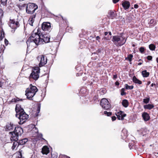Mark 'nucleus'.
I'll return each mask as SVG.
<instances>
[{
  "mask_svg": "<svg viewBox=\"0 0 158 158\" xmlns=\"http://www.w3.org/2000/svg\"><path fill=\"white\" fill-rule=\"evenodd\" d=\"M50 40V37L47 34L42 33L41 35L36 33L33 32L31 36L28 39L27 41V47L30 46V44L35 43L38 45L41 44L48 43L53 41L52 39Z\"/></svg>",
  "mask_w": 158,
  "mask_h": 158,
  "instance_id": "1",
  "label": "nucleus"
},
{
  "mask_svg": "<svg viewBox=\"0 0 158 158\" xmlns=\"http://www.w3.org/2000/svg\"><path fill=\"white\" fill-rule=\"evenodd\" d=\"M15 110L16 113V117L20 120L19 123L20 124H23L28 118V115L25 113L20 105L17 104L16 105Z\"/></svg>",
  "mask_w": 158,
  "mask_h": 158,
  "instance_id": "2",
  "label": "nucleus"
},
{
  "mask_svg": "<svg viewBox=\"0 0 158 158\" xmlns=\"http://www.w3.org/2000/svg\"><path fill=\"white\" fill-rule=\"evenodd\" d=\"M38 89L35 86H33L31 84L29 87L27 88L26 90L25 95L27 98L30 100H32V98L35 95Z\"/></svg>",
  "mask_w": 158,
  "mask_h": 158,
  "instance_id": "3",
  "label": "nucleus"
},
{
  "mask_svg": "<svg viewBox=\"0 0 158 158\" xmlns=\"http://www.w3.org/2000/svg\"><path fill=\"white\" fill-rule=\"evenodd\" d=\"M112 40L115 45L120 47L125 44L127 40L122 36L116 35L113 36Z\"/></svg>",
  "mask_w": 158,
  "mask_h": 158,
  "instance_id": "4",
  "label": "nucleus"
},
{
  "mask_svg": "<svg viewBox=\"0 0 158 158\" xmlns=\"http://www.w3.org/2000/svg\"><path fill=\"white\" fill-rule=\"evenodd\" d=\"M38 8L37 5L35 4L29 3L27 5L26 12L28 14H32L35 12Z\"/></svg>",
  "mask_w": 158,
  "mask_h": 158,
  "instance_id": "5",
  "label": "nucleus"
},
{
  "mask_svg": "<svg viewBox=\"0 0 158 158\" xmlns=\"http://www.w3.org/2000/svg\"><path fill=\"white\" fill-rule=\"evenodd\" d=\"M40 73V69L38 67H35L30 74V78L36 80L39 77Z\"/></svg>",
  "mask_w": 158,
  "mask_h": 158,
  "instance_id": "6",
  "label": "nucleus"
},
{
  "mask_svg": "<svg viewBox=\"0 0 158 158\" xmlns=\"http://www.w3.org/2000/svg\"><path fill=\"white\" fill-rule=\"evenodd\" d=\"M100 106L105 110H109L111 108V105L108 100L105 98H102L100 103Z\"/></svg>",
  "mask_w": 158,
  "mask_h": 158,
  "instance_id": "7",
  "label": "nucleus"
},
{
  "mask_svg": "<svg viewBox=\"0 0 158 158\" xmlns=\"http://www.w3.org/2000/svg\"><path fill=\"white\" fill-rule=\"evenodd\" d=\"M37 59L38 60H40V63L39 65L41 67L46 64L47 63V58L43 55L39 56L37 57Z\"/></svg>",
  "mask_w": 158,
  "mask_h": 158,
  "instance_id": "8",
  "label": "nucleus"
},
{
  "mask_svg": "<svg viewBox=\"0 0 158 158\" xmlns=\"http://www.w3.org/2000/svg\"><path fill=\"white\" fill-rule=\"evenodd\" d=\"M8 24L11 28L14 29H16L19 26V22L17 21L15 22L14 19H10Z\"/></svg>",
  "mask_w": 158,
  "mask_h": 158,
  "instance_id": "9",
  "label": "nucleus"
},
{
  "mask_svg": "<svg viewBox=\"0 0 158 158\" xmlns=\"http://www.w3.org/2000/svg\"><path fill=\"white\" fill-rule=\"evenodd\" d=\"M41 27L42 30L44 31H50L51 30V27L49 23L44 22Z\"/></svg>",
  "mask_w": 158,
  "mask_h": 158,
  "instance_id": "10",
  "label": "nucleus"
},
{
  "mask_svg": "<svg viewBox=\"0 0 158 158\" xmlns=\"http://www.w3.org/2000/svg\"><path fill=\"white\" fill-rule=\"evenodd\" d=\"M115 114L117 116V118L119 120H123L124 118L126 116V114L122 111L116 113Z\"/></svg>",
  "mask_w": 158,
  "mask_h": 158,
  "instance_id": "11",
  "label": "nucleus"
},
{
  "mask_svg": "<svg viewBox=\"0 0 158 158\" xmlns=\"http://www.w3.org/2000/svg\"><path fill=\"white\" fill-rule=\"evenodd\" d=\"M14 128H15V126H14L13 123H7L4 127L5 130L6 131H12Z\"/></svg>",
  "mask_w": 158,
  "mask_h": 158,
  "instance_id": "12",
  "label": "nucleus"
},
{
  "mask_svg": "<svg viewBox=\"0 0 158 158\" xmlns=\"http://www.w3.org/2000/svg\"><path fill=\"white\" fill-rule=\"evenodd\" d=\"M117 16V14L114 10H110L108 11L107 15L108 17L113 19L116 18Z\"/></svg>",
  "mask_w": 158,
  "mask_h": 158,
  "instance_id": "13",
  "label": "nucleus"
},
{
  "mask_svg": "<svg viewBox=\"0 0 158 158\" xmlns=\"http://www.w3.org/2000/svg\"><path fill=\"white\" fill-rule=\"evenodd\" d=\"M13 132L17 135L21 136L22 134L23 133V129L21 127H15V130Z\"/></svg>",
  "mask_w": 158,
  "mask_h": 158,
  "instance_id": "14",
  "label": "nucleus"
},
{
  "mask_svg": "<svg viewBox=\"0 0 158 158\" xmlns=\"http://www.w3.org/2000/svg\"><path fill=\"white\" fill-rule=\"evenodd\" d=\"M127 131L125 129H123L121 133V136L122 138L123 139L125 140L127 138Z\"/></svg>",
  "mask_w": 158,
  "mask_h": 158,
  "instance_id": "15",
  "label": "nucleus"
},
{
  "mask_svg": "<svg viewBox=\"0 0 158 158\" xmlns=\"http://www.w3.org/2000/svg\"><path fill=\"white\" fill-rule=\"evenodd\" d=\"M12 135L11 136L10 139L12 141H17L18 140V137L19 135H17L13 132H11L9 133Z\"/></svg>",
  "mask_w": 158,
  "mask_h": 158,
  "instance_id": "16",
  "label": "nucleus"
},
{
  "mask_svg": "<svg viewBox=\"0 0 158 158\" xmlns=\"http://www.w3.org/2000/svg\"><path fill=\"white\" fill-rule=\"evenodd\" d=\"M142 117L143 119L145 121L149 120L150 118L149 114L146 112H143L142 114Z\"/></svg>",
  "mask_w": 158,
  "mask_h": 158,
  "instance_id": "17",
  "label": "nucleus"
},
{
  "mask_svg": "<svg viewBox=\"0 0 158 158\" xmlns=\"http://www.w3.org/2000/svg\"><path fill=\"white\" fill-rule=\"evenodd\" d=\"M36 14L32 15L31 16L29 20V24L31 26H33V23L34 21V19L35 17Z\"/></svg>",
  "mask_w": 158,
  "mask_h": 158,
  "instance_id": "18",
  "label": "nucleus"
},
{
  "mask_svg": "<svg viewBox=\"0 0 158 158\" xmlns=\"http://www.w3.org/2000/svg\"><path fill=\"white\" fill-rule=\"evenodd\" d=\"M42 153L44 154H47L49 152V150L48 148L46 146H44L42 150Z\"/></svg>",
  "mask_w": 158,
  "mask_h": 158,
  "instance_id": "19",
  "label": "nucleus"
},
{
  "mask_svg": "<svg viewBox=\"0 0 158 158\" xmlns=\"http://www.w3.org/2000/svg\"><path fill=\"white\" fill-rule=\"evenodd\" d=\"M122 5L124 9L125 10L128 9L130 6L129 2L127 1L123 2Z\"/></svg>",
  "mask_w": 158,
  "mask_h": 158,
  "instance_id": "20",
  "label": "nucleus"
},
{
  "mask_svg": "<svg viewBox=\"0 0 158 158\" xmlns=\"http://www.w3.org/2000/svg\"><path fill=\"white\" fill-rule=\"evenodd\" d=\"M132 80L133 82L135 83L138 84L139 85L141 84L142 83V81L137 79L135 76H133Z\"/></svg>",
  "mask_w": 158,
  "mask_h": 158,
  "instance_id": "21",
  "label": "nucleus"
},
{
  "mask_svg": "<svg viewBox=\"0 0 158 158\" xmlns=\"http://www.w3.org/2000/svg\"><path fill=\"white\" fill-rule=\"evenodd\" d=\"M19 145L18 141H15L13 142L11 148L12 150H16Z\"/></svg>",
  "mask_w": 158,
  "mask_h": 158,
  "instance_id": "22",
  "label": "nucleus"
},
{
  "mask_svg": "<svg viewBox=\"0 0 158 158\" xmlns=\"http://www.w3.org/2000/svg\"><path fill=\"white\" fill-rule=\"evenodd\" d=\"M26 100L24 99H19V98L16 97L15 98H13L10 101V102H16L18 101H23V100Z\"/></svg>",
  "mask_w": 158,
  "mask_h": 158,
  "instance_id": "23",
  "label": "nucleus"
},
{
  "mask_svg": "<svg viewBox=\"0 0 158 158\" xmlns=\"http://www.w3.org/2000/svg\"><path fill=\"white\" fill-rule=\"evenodd\" d=\"M27 141L28 139L27 138H24L20 140L18 142L19 145H23Z\"/></svg>",
  "mask_w": 158,
  "mask_h": 158,
  "instance_id": "24",
  "label": "nucleus"
},
{
  "mask_svg": "<svg viewBox=\"0 0 158 158\" xmlns=\"http://www.w3.org/2000/svg\"><path fill=\"white\" fill-rule=\"evenodd\" d=\"M122 104L124 107H127L128 106L129 103L127 100L124 99L122 101Z\"/></svg>",
  "mask_w": 158,
  "mask_h": 158,
  "instance_id": "25",
  "label": "nucleus"
},
{
  "mask_svg": "<svg viewBox=\"0 0 158 158\" xmlns=\"http://www.w3.org/2000/svg\"><path fill=\"white\" fill-rule=\"evenodd\" d=\"M142 74L143 77H147L149 76V73L147 72L146 70H144L142 71Z\"/></svg>",
  "mask_w": 158,
  "mask_h": 158,
  "instance_id": "26",
  "label": "nucleus"
},
{
  "mask_svg": "<svg viewBox=\"0 0 158 158\" xmlns=\"http://www.w3.org/2000/svg\"><path fill=\"white\" fill-rule=\"evenodd\" d=\"M154 107V106L152 104H148L144 106V108L145 109L150 110Z\"/></svg>",
  "mask_w": 158,
  "mask_h": 158,
  "instance_id": "27",
  "label": "nucleus"
},
{
  "mask_svg": "<svg viewBox=\"0 0 158 158\" xmlns=\"http://www.w3.org/2000/svg\"><path fill=\"white\" fill-rule=\"evenodd\" d=\"M126 20L129 23L131 22L133 18L132 16L130 15H128L126 16Z\"/></svg>",
  "mask_w": 158,
  "mask_h": 158,
  "instance_id": "28",
  "label": "nucleus"
},
{
  "mask_svg": "<svg viewBox=\"0 0 158 158\" xmlns=\"http://www.w3.org/2000/svg\"><path fill=\"white\" fill-rule=\"evenodd\" d=\"M87 92L85 88L83 87L80 89L79 93L80 94H82L83 95H84L85 94H86Z\"/></svg>",
  "mask_w": 158,
  "mask_h": 158,
  "instance_id": "29",
  "label": "nucleus"
},
{
  "mask_svg": "<svg viewBox=\"0 0 158 158\" xmlns=\"http://www.w3.org/2000/svg\"><path fill=\"white\" fill-rule=\"evenodd\" d=\"M41 106L40 104H39L37 106V109L36 110V113L35 114L36 116H37L39 115V113H40V109Z\"/></svg>",
  "mask_w": 158,
  "mask_h": 158,
  "instance_id": "30",
  "label": "nucleus"
},
{
  "mask_svg": "<svg viewBox=\"0 0 158 158\" xmlns=\"http://www.w3.org/2000/svg\"><path fill=\"white\" fill-rule=\"evenodd\" d=\"M149 48L151 50L154 51L156 48V46L153 44H151L149 45Z\"/></svg>",
  "mask_w": 158,
  "mask_h": 158,
  "instance_id": "31",
  "label": "nucleus"
},
{
  "mask_svg": "<svg viewBox=\"0 0 158 158\" xmlns=\"http://www.w3.org/2000/svg\"><path fill=\"white\" fill-rule=\"evenodd\" d=\"M125 88L127 89H132L134 88L133 86H129L127 85V84H125Z\"/></svg>",
  "mask_w": 158,
  "mask_h": 158,
  "instance_id": "32",
  "label": "nucleus"
},
{
  "mask_svg": "<svg viewBox=\"0 0 158 158\" xmlns=\"http://www.w3.org/2000/svg\"><path fill=\"white\" fill-rule=\"evenodd\" d=\"M22 150H20L19 151L18 156L16 157V158H24V157H23L22 156Z\"/></svg>",
  "mask_w": 158,
  "mask_h": 158,
  "instance_id": "33",
  "label": "nucleus"
},
{
  "mask_svg": "<svg viewBox=\"0 0 158 158\" xmlns=\"http://www.w3.org/2000/svg\"><path fill=\"white\" fill-rule=\"evenodd\" d=\"M150 101V98H149L143 99V102L144 103L147 104Z\"/></svg>",
  "mask_w": 158,
  "mask_h": 158,
  "instance_id": "34",
  "label": "nucleus"
},
{
  "mask_svg": "<svg viewBox=\"0 0 158 158\" xmlns=\"http://www.w3.org/2000/svg\"><path fill=\"white\" fill-rule=\"evenodd\" d=\"M7 1V0H1V3L3 6H5L6 5Z\"/></svg>",
  "mask_w": 158,
  "mask_h": 158,
  "instance_id": "35",
  "label": "nucleus"
},
{
  "mask_svg": "<svg viewBox=\"0 0 158 158\" xmlns=\"http://www.w3.org/2000/svg\"><path fill=\"white\" fill-rule=\"evenodd\" d=\"M95 54V52L93 53H92V58L93 60H95L98 59V56H95L94 55Z\"/></svg>",
  "mask_w": 158,
  "mask_h": 158,
  "instance_id": "36",
  "label": "nucleus"
},
{
  "mask_svg": "<svg viewBox=\"0 0 158 158\" xmlns=\"http://www.w3.org/2000/svg\"><path fill=\"white\" fill-rule=\"evenodd\" d=\"M101 50L102 49L101 48L98 49L96 52H95V54H97V55H98L99 56H101L102 55H100V54L101 52Z\"/></svg>",
  "mask_w": 158,
  "mask_h": 158,
  "instance_id": "37",
  "label": "nucleus"
},
{
  "mask_svg": "<svg viewBox=\"0 0 158 158\" xmlns=\"http://www.w3.org/2000/svg\"><path fill=\"white\" fill-rule=\"evenodd\" d=\"M104 113L106 115L108 116H109L111 115L112 113L111 112H108L107 111H104Z\"/></svg>",
  "mask_w": 158,
  "mask_h": 158,
  "instance_id": "38",
  "label": "nucleus"
},
{
  "mask_svg": "<svg viewBox=\"0 0 158 158\" xmlns=\"http://www.w3.org/2000/svg\"><path fill=\"white\" fill-rule=\"evenodd\" d=\"M108 33L109 34V35H108V37L107 38L106 37H105V38L106 40H110V39L111 38V33L109 31L108 32Z\"/></svg>",
  "mask_w": 158,
  "mask_h": 158,
  "instance_id": "39",
  "label": "nucleus"
},
{
  "mask_svg": "<svg viewBox=\"0 0 158 158\" xmlns=\"http://www.w3.org/2000/svg\"><path fill=\"white\" fill-rule=\"evenodd\" d=\"M124 89L122 88L121 90V94L122 95H124L126 94V93L124 92Z\"/></svg>",
  "mask_w": 158,
  "mask_h": 158,
  "instance_id": "40",
  "label": "nucleus"
},
{
  "mask_svg": "<svg viewBox=\"0 0 158 158\" xmlns=\"http://www.w3.org/2000/svg\"><path fill=\"white\" fill-rule=\"evenodd\" d=\"M139 50L141 53H143L144 51V48L143 47H141L139 48Z\"/></svg>",
  "mask_w": 158,
  "mask_h": 158,
  "instance_id": "41",
  "label": "nucleus"
},
{
  "mask_svg": "<svg viewBox=\"0 0 158 158\" xmlns=\"http://www.w3.org/2000/svg\"><path fill=\"white\" fill-rule=\"evenodd\" d=\"M133 56L132 54H130L128 56V58L129 61H131V59Z\"/></svg>",
  "mask_w": 158,
  "mask_h": 158,
  "instance_id": "42",
  "label": "nucleus"
},
{
  "mask_svg": "<svg viewBox=\"0 0 158 158\" xmlns=\"http://www.w3.org/2000/svg\"><path fill=\"white\" fill-rule=\"evenodd\" d=\"M3 12L2 9H0V17L1 18L3 16Z\"/></svg>",
  "mask_w": 158,
  "mask_h": 158,
  "instance_id": "43",
  "label": "nucleus"
},
{
  "mask_svg": "<svg viewBox=\"0 0 158 158\" xmlns=\"http://www.w3.org/2000/svg\"><path fill=\"white\" fill-rule=\"evenodd\" d=\"M66 31H67L70 33L72 31V29L71 28L67 27L66 28Z\"/></svg>",
  "mask_w": 158,
  "mask_h": 158,
  "instance_id": "44",
  "label": "nucleus"
},
{
  "mask_svg": "<svg viewBox=\"0 0 158 158\" xmlns=\"http://www.w3.org/2000/svg\"><path fill=\"white\" fill-rule=\"evenodd\" d=\"M58 39L57 40L56 39H54V40H55V41L56 42H57V40H58V42H59L60 41V40L61 39V37H58L57 38Z\"/></svg>",
  "mask_w": 158,
  "mask_h": 158,
  "instance_id": "45",
  "label": "nucleus"
},
{
  "mask_svg": "<svg viewBox=\"0 0 158 158\" xmlns=\"http://www.w3.org/2000/svg\"><path fill=\"white\" fill-rule=\"evenodd\" d=\"M134 144L131 143H129V147L130 149L133 148L132 147H133Z\"/></svg>",
  "mask_w": 158,
  "mask_h": 158,
  "instance_id": "46",
  "label": "nucleus"
},
{
  "mask_svg": "<svg viewBox=\"0 0 158 158\" xmlns=\"http://www.w3.org/2000/svg\"><path fill=\"white\" fill-rule=\"evenodd\" d=\"M61 156H60V157H59L60 158L61 157ZM61 156H62L61 157L62 158H70L69 156H67L65 155H61Z\"/></svg>",
  "mask_w": 158,
  "mask_h": 158,
  "instance_id": "47",
  "label": "nucleus"
},
{
  "mask_svg": "<svg viewBox=\"0 0 158 158\" xmlns=\"http://www.w3.org/2000/svg\"><path fill=\"white\" fill-rule=\"evenodd\" d=\"M154 19H151L150 21V22H149V23L150 24H154Z\"/></svg>",
  "mask_w": 158,
  "mask_h": 158,
  "instance_id": "48",
  "label": "nucleus"
},
{
  "mask_svg": "<svg viewBox=\"0 0 158 158\" xmlns=\"http://www.w3.org/2000/svg\"><path fill=\"white\" fill-rule=\"evenodd\" d=\"M147 58L148 60H152V57L151 56H148L147 57Z\"/></svg>",
  "mask_w": 158,
  "mask_h": 158,
  "instance_id": "49",
  "label": "nucleus"
},
{
  "mask_svg": "<svg viewBox=\"0 0 158 158\" xmlns=\"http://www.w3.org/2000/svg\"><path fill=\"white\" fill-rule=\"evenodd\" d=\"M4 37V35H3L2 34V31L1 32V35L0 36V39L1 40H2L3 38Z\"/></svg>",
  "mask_w": 158,
  "mask_h": 158,
  "instance_id": "50",
  "label": "nucleus"
},
{
  "mask_svg": "<svg viewBox=\"0 0 158 158\" xmlns=\"http://www.w3.org/2000/svg\"><path fill=\"white\" fill-rule=\"evenodd\" d=\"M4 41L5 44L7 45L8 44V40H7L6 39H5Z\"/></svg>",
  "mask_w": 158,
  "mask_h": 158,
  "instance_id": "51",
  "label": "nucleus"
},
{
  "mask_svg": "<svg viewBox=\"0 0 158 158\" xmlns=\"http://www.w3.org/2000/svg\"><path fill=\"white\" fill-rule=\"evenodd\" d=\"M111 118L113 121H115L116 119V117L115 116H112Z\"/></svg>",
  "mask_w": 158,
  "mask_h": 158,
  "instance_id": "52",
  "label": "nucleus"
},
{
  "mask_svg": "<svg viewBox=\"0 0 158 158\" xmlns=\"http://www.w3.org/2000/svg\"><path fill=\"white\" fill-rule=\"evenodd\" d=\"M117 78V74L113 75V79H115Z\"/></svg>",
  "mask_w": 158,
  "mask_h": 158,
  "instance_id": "53",
  "label": "nucleus"
},
{
  "mask_svg": "<svg viewBox=\"0 0 158 158\" xmlns=\"http://www.w3.org/2000/svg\"><path fill=\"white\" fill-rule=\"evenodd\" d=\"M119 1V0H113V2L114 3H116L117 2H118Z\"/></svg>",
  "mask_w": 158,
  "mask_h": 158,
  "instance_id": "54",
  "label": "nucleus"
},
{
  "mask_svg": "<svg viewBox=\"0 0 158 158\" xmlns=\"http://www.w3.org/2000/svg\"><path fill=\"white\" fill-rule=\"evenodd\" d=\"M100 37H99V36H97L96 37V40H98L99 42V40L100 39Z\"/></svg>",
  "mask_w": 158,
  "mask_h": 158,
  "instance_id": "55",
  "label": "nucleus"
},
{
  "mask_svg": "<svg viewBox=\"0 0 158 158\" xmlns=\"http://www.w3.org/2000/svg\"><path fill=\"white\" fill-rule=\"evenodd\" d=\"M3 83L0 81V87H2L3 86Z\"/></svg>",
  "mask_w": 158,
  "mask_h": 158,
  "instance_id": "56",
  "label": "nucleus"
},
{
  "mask_svg": "<svg viewBox=\"0 0 158 158\" xmlns=\"http://www.w3.org/2000/svg\"><path fill=\"white\" fill-rule=\"evenodd\" d=\"M134 7L135 8L137 9L138 8L139 6L137 4H135L134 5Z\"/></svg>",
  "mask_w": 158,
  "mask_h": 158,
  "instance_id": "57",
  "label": "nucleus"
},
{
  "mask_svg": "<svg viewBox=\"0 0 158 158\" xmlns=\"http://www.w3.org/2000/svg\"><path fill=\"white\" fill-rule=\"evenodd\" d=\"M115 84L116 85H119V83L118 81H116Z\"/></svg>",
  "mask_w": 158,
  "mask_h": 158,
  "instance_id": "58",
  "label": "nucleus"
},
{
  "mask_svg": "<svg viewBox=\"0 0 158 158\" xmlns=\"http://www.w3.org/2000/svg\"><path fill=\"white\" fill-rule=\"evenodd\" d=\"M60 16L61 17V19H62V20L63 21H64V20L65 21V23H66V21L65 20H64L63 18V17L62 16H61L60 15Z\"/></svg>",
  "mask_w": 158,
  "mask_h": 158,
  "instance_id": "59",
  "label": "nucleus"
},
{
  "mask_svg": "<svg viewBox=\"0 0 158 158\" xmlns=\"http://www.w3.org/2000/svg\"><path fill=\"white\" fill-rule=\"evenodd\" d=\"M156 85L155 83H152V84L151 85V86L152 87H153V86Z\"/></svg>",
  "mask_w": 158,
  "mask_h": 158,
  "instance_id": "60",
  "label": "nucleus"
},
{
  "mask_svg": "<svg viewBox=\"0 0 158 158\" xmlns=\"http://www.w3.org/2000/svg\"><path fill=\"white\" fill-rule=\"evenodd\" d=\"M108 34V32H106L104 33V35H105L106 36V35Z\"/></svg>",
  "mask_w": 158,
  "mask_h": 158,
  "instance_id": "61",
  "label": "nucleus"
},
{
  "mask_svg": "<svg viewBox=\"0 0 158 158\" xmlns=\"http://www.w3.org/2000/svg\"><path fill=\"white\" fill-rule=\"evenodd\" d=\"M27 4H23L22 6L23 7H25L26 6H27Z\"/></svg>",
  "mask_w": 158,
  "mask_h": 158,
  "instance_id": "62",
  "label": "nucleus"
},
{
  "mask_svg": "<svg viewBox=\"0 0 158 158\" xmlns=\"http://www.w3.org/2000/svg\"><path fill=\"white\" fill-rule=\"evenodd\" d=\"M35 129L36 130V131H35V132L36 133H38V129H36V127H35Z\"/></svg>",
  "mask_w": 158,
  "mask_h": 158,
  "instance_id": "63",
  "label": "nucleus"
},
{
  "mask_svg": "<svg viewBox=\"0 0 158 158\" xmlns=\"http://www.w3.org/2000/svg\"><path fill=\"white\" fill-rule=\"evenodd\" d=\"M2 31V34L3 35H4V34H5V33H4V31H3V30H2V31H1V32Z\"/></svg>",
  "mask_w": 158,
  "mask_h": 158,
  "instance_id": "64",
  "label": "nucleus"
}]
</instances>
